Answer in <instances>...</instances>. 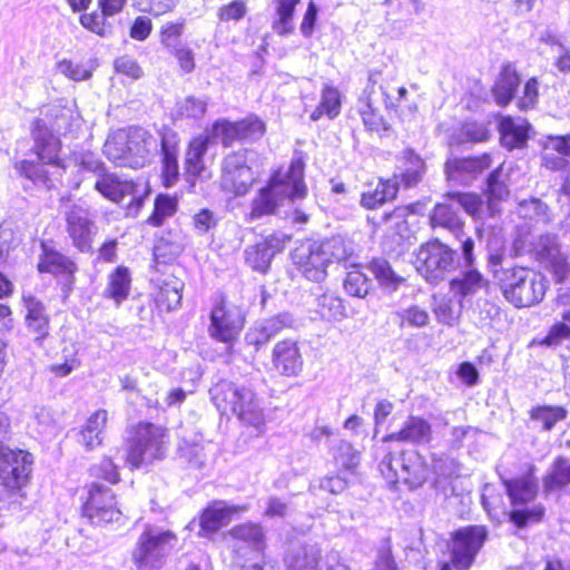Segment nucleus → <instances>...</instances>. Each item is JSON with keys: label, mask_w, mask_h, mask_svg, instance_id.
I'll list each match as a JSON object with an SVG mask.
<instances>
[{"label": "nucleus", "mask_w": 570, "mask_h": 570, "mask_svg": "<svg viewBox=\"0 0 570 570\" xmlns=\"http://www.w3.org/2000/svg\"><path fill=\"white\" fill-rule=\"evenodd\" d=\"M304 167L302 157L295 156L287 169L274 171L267 185L259 189L252 202L250 219L279 215L282 208L305 198L307 187L304 181Z\"/></svg>", "instance_id": "obj_1"}, {"label": "nucleus", "mask_w": 570, "mask_h": 570, "mask_svg": "<svg viewBox=\"0 0 570 570\" xmlns=\"http://www.w3.org/2000/svg\"><path fill=\"white\" fill-rule=\"evenodd\" d=\"M503 259L501 252L489 253L491 273L504 298L519 308L540 303L547 291L546 277L523 267H503Z\"/></svg>", "instance_id": "obj_2"}, {"label": "nucleus", "mask_w": 570, "mask_h": 570, "mask_svg": "<svg viewBox=\"0 0 570 570\" xmlns=\"http://www.w3.org/2000/svg\"><path fill=\"white\" fill-rule=\"evenodd\" d=\"M209 394L222 414L232 412L244 425L263 433L265 414L261 400L252 389L223 380L210 387Z\"/></svg>", "instance_id": "obj_3"}, {"label": "nucleus", "mask_w": 570, "mask_h": 570, "mask_svg": "<svg viewBox=\"0 0 570 570\" xmlns=\"http://www.w3.org/2000/svg\"><path fill=\"white\" fill-rule=\"evenodd\" d=\"M352 255L351 243L334 236L321 243L301 245L292 253V259L307 279L321 282L326 277L331 263H346Z\"/></svg>", "instance_id": "obj_4"}, {"label": "nucleus", "mask_w": 570, "mask_h": 570, "mask_svg": "<svg viewBox=\"0 0 570 570\" xmlns=\"http://www.w3.org/2000/svg\"><path fill=\"white\" fill-rule=\"evenodd\" d=\"M77 118L71 109L55 106L47 110L46 118H38L32 126L33 150L40 159L48 164L59 163L61 142L59 135L73 131Z\"/></svg>", "instance_id": "obj_5"}, {"label": "nucleus", "mask_w": 570, "mask_h": 570, "mask_svg": "<svg viewBox=\"0 0 570 570\" xmlns=\"http://www.w3.org/2000/svg\"><path fill=\"white\" fill-rule=\"evenodd\" d=\"M157 140L141 127L120 129L111 134L104 146L107 158L117 166L134 169L144 167Z\"/></svg>", "instance_id": "obj_6"}, {"label": "nucleus", "mask_w": 570, "mask_h": 570, "mask_svg": "<svg viewBox=\"0 0 570 570\" xmlns=\"http://www.w3.org/2000/svg\"><path fill=\"white\" fill-rule=\"evenodd\" d=\"M380 471L390 483H403L411 490L422 487L430 475L426 460L413 449L389 451Z\"/></svg>", "instance_id": "obj_7"}, {"label": "nucleus", "mask_w": 570, "mask_h": 570, "mask_svg": "<svg viewBox=\"0 0 570 570\" xmlns=\"http://www.w3.org/2000/svg\"><path fill=\"white\" fill-rule=\"evenodd\" d=\"M177 535L163 527L146 524L140 533L132 560L139 570H157L177 546Z\"/></svg>", "instance_id": "obj_8"}, {"label": "nucleus", "mask_w": 570, "mask_h": 570, "mask_svg": "<svg viewBox=\"0 0 570 570\" xmlns=\"http://www.w3.org/2000/svg\"><path fill=\"white\" fill-rule=\"evenodd\" d=\"M168 434L161 426L140 423L136 426L129 441L126 461L138 469L154 461L163 460L167 453Z\"/></svg>", "instance_id": "obj_9"}, {"label": "nucleus", "mask_w": 570, "mask_h": 570, "mask_svg": "<svg viewBox=\"0 0 570 570\" xmlns=\"http://www.w3.org/2000/svg\"><path fill=\"white\" fill-rule=\"evenodd\" d=\"M459 265L456 252L438 239L420 246L415 255L417 272L431 284H436Z\"/></svg>", "instance_id": "obj_10"}, {"label": "nucleus", "mask_w": 570, "mask_h": 570, "mask_svg": "<svg viewBox=\"0 0 570 570\" xmlns=\"http://www.w3.org/2000/svg\"><path fill=\"white\" fill-rule=\"evenodd\" d=\"M247 149L228 154L222 163V188L237 196L245 195L252 187L255 177L247 164Z\"/></svg>", "instance_id": "obj_11"}, {"label": "nucleus", "mask_w": 570, "mask_h": 570, "mask_svg": "<svg viewBox=\"0 0 570 570\" xmlns=\"http://www.w3.org/2000/svg\"><path fill=\"white\" fill-rule=\"evenodd\" d=\"M487 530L481 525L459 529L452 537L451 560L456 570H468L487 539Z\"/></svg>", "instance_id": "obj_12"}, {"label": "nucleus", "mask_w": 570, "mask_h": 570, "mask_svg": "<svg viewBox=\"0 0 570 570\" xmlns=\"http://www.w3.org/2000/svg\"><path fill=\"white\" fill-rule=\"evenodd\" d=\"M82 511L83 515L95 525L119 522L122 518L112 491L98 483L90 485Z\"/></svg>", "instance_id": "obj_13"}, {"label": "nucleus", "mask_w": 570, "mask_h": 570, "mask_svg": "<svg viewBox=\"0 0 570 570\" xmlns=\"http://www.w3.org/2000/svg\"><path fill=\"white\" fill-rule=\"evenodd\" d=\"M245 324L243 309L224 301L214 306L210 313L209 334L224 343L234 342Z\"/></svg>", "instance_id": "obj_14"}, {"label": "nucleus", "mask_w": 570, "mask_h": 570, "mask_svg": "<svg viewBox=\"0 0 570 570\" xmlns=\"http://www.w3.org/2000/svg\"><path fill=\"white\" fill-rule=\"evenodd\" d=\"M63 216L73 246L82 253L90 252L96 226L89 208L82 204H69L63 208Z\"/></svg>", "instance_id": "obj_15"}, {"label": "nucleus", "mask_w": 570, "mask_h": 570, "mask_svg": "<svg viewBox=\"0 0 570 570\" xmlns=\"http://www.w3.org/2000/svg\"><path fill=\"white\" fill-rule=\"evenodd\" d=\"M31 454L22 450L6 446L0 450V482L10 490L21 489L27 484L31 472Z\"/></svg>", "instance_id": "obj_16"}, {"label": "nucleus", "mask_w": 570, "mask_h": 570, "mask_svg": "<svg viewBox=\"0 0 570 570\" xmlns=\"http://www.w3.org/2000/svg\"><path fill=\"white\" fill-rule=\"evenodd\" d=\"M81 166L89 171L96 173L98 178L95 183V188L104 197L119 203L126 196L134 195L135 185L132 181L121 180L115 174L105 171L102 163L94 157L91 154L81 156Z\"/></svg>", "instance_id": "obj_17"}, {"label": "nucleus", "mask_w": 570, "mask_h": 570, "mask_svg": "<svg viewBox=\"0 0 570 570\" xmlns=\"http://www.w3.org/2000/svg\"><path fill=\"white\" fill-rule=\"evenodd\" d=\"M289 237L284 233H273L258 239L245 249L247 265L256 272L266 274L272 259L277 253L284 250Z\"/></svg>", "instance_id": "obj_18"}, {"label": "nucleus", "mask_w": 570, "mask_h": 570, "mask_svg": "<svg viewBox=\"0 0 570 570\" xmlns=\"http://www.w3.org/2000/svg\"><path fill=\"white\" fill-rule=\"evenodd\" d=\"M38 269L40 273H50L59 278L62 291L68 294L75 283L76 263L68 256L42 243Z\"/></svg>", "instance_id": "obj_19"}, {"label": "nucleus", "mask_w": 570, "mask_h": 570, "mask_svg": "<svg viewBox=\"0 0 570 570\" xmlns=\"http://www.w3.org/2000/svg\"><path fill=\"white\" fill-rule=\"evenodd\" d=\"M535 471L534 464L527 463L521 476L502 479L508 497L514 507L525 505L537 498L539 485L534 475Z\"/></svg>", "instance_id": "obj_20"}, {"label": "nucleus", "mask_w": 570, "mask_h": 570, "mask_svg": "<svg viewBox=\"0 0 570 570\" xmlns=\"http://www.w3.org/2000/svg\"><path fill=\"white\" fill-rule=\"evenodd\" d=\"M246 510V507L228 505L224 501L213 502L203 511L199 518V535L208 537L216 533L230 521L233 514Z\"/></svg>", "instance_id": "obj_21"}, {"label": "nucleus", "mask_w": 570, "mask_h": 570, "mask_svg": "<svg viewBox=\"0 0 570 570\" xmlns=\"http://www.w3.org/2000/svg\"><path fill=\"white\" fill-rule=\"evenodd\" d=\"M490 156L453 158L445 163V174L449 180L461 185H468L478 174L489 168Z\"/></svg>", "instance_id": "obj_22"}, {"label": "nucleus", "mask_w": 570, "mask_h": 570, "mask_svg": "<svg viewBox=\"0 0 570 570\" xmlns=\"http://www.w3.org/2000/svg\"><path fill=\"white\" fill-rule=\"evenodd\" d=\"M293 317L288 313H281L273 317L256 322L246 333L247 344L255 346L256 350L265 345L281 331L291 327Z\"/></svg>", "instance_id": "obj_23"}, {"label": "nucleus", "mask_w": 570, "mask_h": 570, "mask_svg": "<svg viewBox=\"0 0 570 570\" xmlns=\"http://www.w3.org/2000/svg\"><path fill=\"white\" fill-rule=\"evenodd\" d=\"M23 306L26 309L24 324L27 331L32 335L35 342L41 346L50 331L46 306L32 295L23 296Z\"/></svg>", "instance_id": "obj_24"}, {"label": "nucleus", "mask_w": 570, "mask_h": 570, "mask_svg": "<svg viewBox=\"0 0 570 570\" xmlns=\"http://www.w3.org/2000/svg\"><path fill=\"white\" fill-rule=\"evenodd\" d=\"M432 435V425L425 419L411 415L397 432L385 435L382 441H396L415 445H424L431 442Z\"/></svg>", "instance_id": "obj_25"}, {"label": "nucleus", "mask_w": 570, "mask_h": 570, "mask_svg": "<svg viewBox=\"0 0 570 570\" xmlns=\"http://www.w3.org/2000/svg\"><path fill=\"white\" fill-rule=\"evenodd\" d=\"M272 362L276 371L285 376H296L303 370V357L297 344L286 340L273 348Z\"/></svg>", "instance_id": "obj_26"}, {"label": "nucleus", "mask_w": 570, "mask_h": 570, "mask_svg": "<svg viewBox=\"0 0 570 570\" xmlns=\"http://www.w3.org/2000/svg\"><path fill=\"white\" fill-rule=\"evenodd\" d=\"M228 535L235 541V547L248 548L256 552H263L266 548V534L259 523L246 522L233 527Z\"/></svg>", "instance_id": "obj_27"}, {"label": "nucleus", "mask_w": 570, "mask_h": 570, "mask_svg": "<svg viewBox=\"0 0 570 570\" xmlns=\"http://www.w3.org/2000/svg\"><path fill=\"white\" fill-rule=\"evenodd\" d=\"M529 129L530 125L525 119L503 117L499 124L502 146L510 150L523 148L529 138Z\"/></svg>", "instance_id": "obj_28"}, {"label": "nucleus", "mask_w": 570, "mask_h": 570, "mask_svg": "<svg viewBox=\"0 0 570 570\" xmlns=\"http://www.w3.org/2000/svg\"><path fill=\"white\" fill-rule=\"evenodd\" d=\"M430 220L433 228H444L456 238L464 236V222L452 202L435 205Z\"/></svg>", "instance_id": "obj_29"}, {"label": "nucleus", "mask_w": 570, "mask_h": 570, "mask_svg": "<svg viewBox=\"0 0 570 570\" xmlns=\"http://www.w3.org/2000/svg\"><path fill=\"white\" fill-rule=\"evenodd\" d=\"M321 549L316 544L292 547L285 563L287 570H320Z\"/></svg>", "instance_id": "obj_30"}, {"label": "nucleus", "mask_w": 570, "mask_h": 570, "mask_svg": "<svg viewBox=\"0 0 570 570\" xmlns=\"http://www.w3.org/2000/svg\"><path fill=\"white\" fill-rule=\"evenodd\" d=\"M108 413L106 410H97L86 421L79 432V443L90 451L99 446L107 425Z\"/></svg>", "instance_id": "obj_31"}, {"label": "nucleus", "mask_w": 570, "mask_h": 570, "mask_svg": "<svg viewBox=\"0 0 570 570\" xmlns=\"http://www.w3.org/2000/svg\"><path fill=\"white\" fill-rule=\"evenodd\" d=\"M210 137L208 135H199L190 140L185 155V166L188 175L200 177L206 166L204 157L208 150Z\"/></svg>", "instance_id": "obj_32"}, {"label": "nucleus", "mask_w": 570, "mask_h": 570, "mask_svg": "<svg viewBox=\"0 0 570 570\" xmlns=\"http://www.w3.org/2000/svg\"><path fill=\"white\" fill-rule=\"evenodd\" d=\"M397 194V183L391 179H380L375 187L368 186L362 193L361 205L367 209H375L393 199Z\"/></svg>", "instance_id": "obj_33"}, {"label": "nucleus", "mask_w": 570, "mask_h": 570, "mask_svg": "<svg viewBox=\"0 0 570 570\" xmlns=\"http://www.w3.org/2000/svg\"><path fill=\"white\" fill-rule=\"evenodd\" d=\"M130 273L127 267L119 266L108 276V284L104 295L112 299L119 306L127 299L130 291Z\"/></svg>", "instance_id": "obj_34"}, {"label": "nucleus", "mask_w": 570, "mask_h": 570, "mask_svg": "<svg viewBox=\"0 0 570 570\" xmlns=\"http://www.w3.org/2000/svg\"><path fill=\"white\" fill-rule=\"evenodd\" d=\"M487 281L475 267H462V276L453 278L450 282L451 291L462 297L474 295L482 287Z\"/></svg>", "instance_id": "obj_35"}, {"label": "nucleus", "mask_w": 570, "mask_h": 570, "mask_svg": "<svg viewBox=\"0 0 570 570\" xmlns=\"http://www.w3.org/2000/svg\"><path fill=\"white\" fill-rule=\"evenodd\" d=\"M520 85L515 70L504 67L493 87V96L498 105H508Z\"/></svg>", "instance_id": "obj_36"}, {"label": "nucleus", "mask_w": 570, "mask_h": 570, "mask_svg": "<svg viewBox=\"0 0 570 570\" xmlns=\"http://www.w3.org/2000/svg\"><path fill=\"white\" fill-rule=\"evenodd\" d=\"M550 147L557 154L548 153L543 155V164L551 170H567L570 175V163L562 156L570 157V136L556 137L550 140Z\"/></svg>", "instance_id": "obj_37"}, {"label": "nucleus", "mask_w": 570, "mask_h": 570, "mask_svg": "<svg viewBox=\"0 0 570 570\" xmlns=\"http://www.w3.org/2000/svg\"><path fill=\"white\" fill-rule=\"evenodd\" d=\"M400 178L406 187L416 185L424 173V161L413 150L406 149L401 158Z\"/></svg>", "instance_id": "obj_38"}, {"label": "nucleus", "mask_w": 570, "mask_h": 570, "mask_svg": "<svg viewBox=\"0 0 570 570\" xmlns=\"http://www.w3.org/2000/svg\"><path fill=\"white\" fill-rule=\"evenodd\" d=\"M570 483V461L566 458L558 456L549 471L543 478V488L546 492H553L562 489Z\"/></svg>", "instance_id": "obj_39"}, {"label": "nucleus", "mask_w": 570, "mask_h": 570, "mask_svg": "<svg viewBox=\"0 0 570 570\" xmlns=\"http://www.w3.org/2000/svg\"><path fill=\"white\" fill-rule=\"evenodd\" d=\"M341 111V95L340 91L332 87L325 86L321 94V101L318 107L311 114V119L317 121L323 115L330 119H334Z\"/></svg>", "instance_id": "obj_40"}, {"label": "nucleus", "mask_w": 570, "mask_h": 570, "mask_svg": "<svg viewBox=\"0 0 570 570\" xmlns=\"http://www.w3.org/2000/svg\"><path fill=\"white\" fill-rule=\"evenodd\" d=\"M301 0H275L277 19L273 22V29L278 35H287L294 30V11Z\"/></svg>", "instance_id": "obj_41"}, {"label": "nucleus", "mask_w": 570, "mask_h": 570, "mask_svg": "<svg viewBox=\"0 0 570 570\" xmlns=\"http://www.w3.org/2000/svg\"><path fill=\"white\" fill-rule=\"evenodd\" d=\"M38 159L41 163L22 160L16 165V168L20 173V175L30 179L33 184L50 188L52 186V184L49 178V173L45 168V165H49V164L47 161L40 159L39 157H38ZM52 165L59 167L60 161L58 163V165L57 164H52Z\"/></svg>", "instance_id": "obj_42"}, {"label": "nucleus", "mask_w": 570, "mask_h": 570, "mask_svg": "<svg viewBox=\"0 0 570 570\" xmlns=\"http://www.w3.org/2000/svg\"><path fill=\"white\" fill-rule=\"evenodd\" d=\"M370 271L377 279L380 285L389 291H395L399 285L404 281L395 274L391 268L390 263L383 258H375L368 265Z\"/></svg>", "instance_id": "obj_43"}, {"label": "nucleus", "mask_w": 570, "mask_h": 570, "mask_svg": "<svg viewBox=\"0 0 570 570\" xmlns=\"http://www.w3.org/2000/svg\"><path fill=\"white\" fill-rule=\"evenodd\" d=\"M351 267L352 269L347 272L344 279V289L351 296L365 297L370 289V279L362 272L360 265L352 264Z\"/></svg>", "instance_id": "obj_44"}, {"label": "nucleus", "mask_w": 570, "mask_h": 570, "mask_svg": "<svg viewBox=\"0 0 570 570\" xmlns=\"http://www.w3.org/2000/svg\"><path fill=\"white\" fill-rule=\"evenodd\" d=\"M317 306L320 315L328 321H341L346 315L343 301L334 294L321 295Z\"/></svg>", "instance_id": "obj_45"}, {"label": "nucleus", "mask_w": 570, "mask_h": 570, "mask_svg": "<svg viewBox=\"0 0 570 570\" xmlns=\"http://www.w3.org/2000/svg\"><path fill=\"white\" fill-rule=\"evenodd\" d=\"M332 452L336 464L344 470H353L360 462V453L345 440L336 441Z\"/></svg>", "instance_id": "obj_46"}, {"label": "nucleus", "mask_w": 570, "mask_h": 570, "mask_svg": "<svg viewBox=\"0 0 570 570\" xmlns=\"http://www.w3.org/2000/svg\"><path fill=\"white\" fill-rule=\"evenodd\" d=\"M446 196L458 209L463 208L473 218L482 217L483 202L479 195L456 191L449 193Z\"/></svg>", "instance_id": "obj_47"}, {"label": "nucleus", "mask_w": 570, "mask_h": 570, "mask_svg": "<svg viewBox=\"0 0 570 570\" xmlns=\"http://www.w3.org/2000/svg\"><path fill=\"white\" fill-rule=\"evenodd\" d=\"M208 136L220 140L224 147H229L235 141H240L238 122H232L226 119L217 120L213 124L210 135Z\"/></svg>", "instance_id": "obj_48"}, {"label": "nucleus", "mask_w": 570, "mask_h": 570, "mask_svg": "<svg viewBox=\"0 0 570 570\" xmlns=\"http://www.w3.org/2000/svg\"><path fill=\"white\" fill-rule=\"evenodd\" d=\"M530 416L541 422L546 431H550L557 422L566 419L567 410L562 406H537L531 410Z\"/></svg>", "instance_id": "obj_49"}, {"label": "nucleus", "mask_w": 570, "mask_h": 570, "mask_svg": "<svg viewBox=\"0 0 570 570\" xmlns=\"http://www.w3.org/2000/svg\"><path fill=\"white\" fill-rule=\"evenodd\" d=\"M520 216L535 223L548 224L551 220L549 207L538 198L520 203Z\"/></svg>", "instance_id": "obj_50"}, {"label": "nucleus", "mask_w": 570, "mask_h": 570, "mask_svg": "<svg viewBox=\"0 0 570 570\" xmlns=\"http://www.w3.org/2000/svg\"><path fill=\"white\" fill-rule=\"evenodd\" d=\"M177 209V200L168 195H159L155 200L154 213L148 223L153 226H161L166 218L173 216Z\"/></svg>", "instance_id": "obj_51"}, {"label": "nucleus", "mask_w": 570, "mask_h": 570, "mask_svg": "<svg viewBox=\"0 0 570 570\" xmlns=\"http://www.w3.org/2000/svg\"><path fill=\"white\" fill-rule=\"evenodd\" d=\"M184 284L179 281H165L158 294V302L168 311L180 305Z\"/></svg>", "instance_id": "obj_52"}, {"label": "nucleus", "mask_w": 570, "mask_h": 570, "mask_svg": "<svg viewBox=\"0 0 570 570\" xmlns=\"http://www.w3.org/2000/svg\"><path fill=\"white\" fill-rule=\"evenodd\" d=\"M500 169L492 171L488 178V195L490 215L493 216L497 212L495 202L502 200L509 195V189L504 183L500 180Z\"/></svg>", "instance_id": "obj_53"}, {"label": "nucleus", "mask_w": 570, "mask_h": 570, "mask_svg": "<svg viewBox=\"0 0 570 570\" xmlns=\"http://www.w3.org/2000/svg\"><path fill=\"white\" fill-rule=\"evenodd\" d=\"M490 138L488 125L479 121H468L462 125L459 134L460 142H483Z\"/></svg>", "instance_id": "obj_54"}, {"label": "nucleus", "mask_w": 570, "mask_h": 570, "mask_svg": "<svg viewBox=\"0 0 570 570\" xmlns=\"http://www.w3.org/2000/svg\"><path fill=\"white\" fill-rule=\"evenodd\" d=\"M546 509L542 504H535L531 508L514 509L510 512V521L518 528H523L530 523L540 522L544 515Z\"/></svg>", "instance_id": "obj_55"}, {"label": "nucleus", "mask_w": 570, "mask_h": 570, "mask_svg": "<svg viewBox=\"0 0 570 570\" xmlns=\"http://www.w3.org/2000/svg\"><path fill=\"white\" fill-rule=\"evenodd\" d=\"M237 122L240 141L252 142L259 139L265 134V124L256 116H248Z\"/></svg>", "instance_id": "obj_56"}, {"label": "nucleus", "mask_w": 570, "mask_h": 570, "mask_svg": "<svg viewBox=\"0 0 570 570\" xmlns=\"http://www.w3.org/2000/svg\"><path fill=\"white\" fill-rule=\"evenodd\" d=\"M396 316L400 318V326L402 327L405 325L411 327H423L428 325L430 320L429 313L416 305L397 311Z\"/></svg>", "instance_id": "obj_57"}, {"label": "nucleus", "mask_w": 570, "mask_h": 570, "mask_svg": "<svg viewBox=\"0 0 570 570\" xmlns=\"http://www.w3.org/2000/svg\"><path fill=\"white\" fill-rule=\"evenodd\" d=\"M207 110V100L197 98L195 96H188L184 98L177 106V112L187 118L199 119Z\"/></svg>", "instance_id": "obj_58"}, {"label": "nucleus", "mask_w": 570, "mask_h": 570, "mask_svg": "<svg viewBox=\"0 0 570 570\" xmlns=\"http://www.w3.org/2000/svg\"><path fill=\"white\" fill-rule=\"evenodd\" d=\"M358 110L364 125L370 130H379L383 127V117L374 107L370 96H367L365 99H361Z\"/></svg>", "instance_id": "obj_59"}, {"label": "nucleus", "mask_w": 570, "mask_h": 570, "mask_svg": "<svg viewBox=\"0 0 570 570\" xmlns=\"http://www.w3.org/2000/svg\"><path fill=\"white\" fill-rule=\"evenodd\" d=\"M538 254L546 259L549 265H552L554 261L564 256L560 252V245L554 235H546L540 238Z\"/></svg>", "instance_id": "obj_60"}, {"label": "nucleus", "mask_w": 570, "mask_h": 570, "mask_svg": "<svg viewBox=\"0 0 570 570\" xmlns=\"http://www.w3.org/2000/svg\"><path fill=\"white\" fill-rule=\"evenodd\" d=\"M60 73L73 81H81L91 77V70L81 63H75L71 60L63 59L57 63Z\"/></svg>", "instance_id": "obj_61"}, {"label": "nucleus", "mask_w": 570, "mask_h": 570, "mask_svg": "<svg viewBox=\"0 0 570 570\" xmlns=\"http://www.w3.org/2000/svg\"><path fill=\"white\" fill-rule=\"evenodd\" d=\"M184 21L181 22H169L161 29V43L168 49V51L181 46L179 38L183 35Z\"/></svg>", "instance_id": "obj_62"}, {"label": "nucleus", "mask_w": 570, "mask_h": 570, "mask_svg": "<svg viewBox=\"0 0 570 570\" xmlns=\"http://www.w3.org/2000/svg\"><path fill=\"white\" fill-rule=\"evenodd\" d=\"M434 314L439 322L452 325L459 318L460 312L451 301L441 298L434 305Z\"/></svg>", "instance_id": "obj_63"}, {"label": "nucleus", "mask_w": 570, "mask_h": 570, "mask_svg": "<svg viewBox=\"0 0 570 570\" xmlns=\"http://www.w3.org/2000/svg\"><path fill=\"white\" fill-rule=\"evenodd\" d=\"M91 475L104 479L112 484L119 481V474L117 472V466L110 459H102L99 464L94 465L90 469Z\"/></svg>", "instance_id": "obj_64"}]
</instances>
